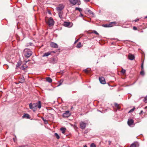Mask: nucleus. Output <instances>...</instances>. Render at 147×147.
Segmentation results:
<instances>
[{
	"mask_svg": "<svg viewBox=\"0 0 147 147\" xmlns=\"http://www.w3.org/2000/svg\"><path fill=\"white\" fill-rule=\"evenodd\" d=\"M134 121L131 119H129L127 121V124L128 125L131 126V125L134 124Z\"/></svg>",
	"mask_w": 147,
	"mask_h": 147,
	"instance_id": "10",
	"label": "nucleus"
},
{
	"mask_svg": "<svg viewBox=\"0 0 147 147\" xmlns=\"http://www.w3.org/2000/svg\"><path fill=\"white\" fill-rule=\"evenodd\" d=\"M63 81V79H62L61 80L59 81V84L58 85V86H60V85H61L62 84Z\"/></svg>",
	"mask_w": 147,
	"mask_h": 147,
	"instance_id": "27",
	"label": "nucleus"
},
{
	"mask_svg": "<svg viewBox=\"0 0 147 147\" xmlns=\"http://www.w3.org/2000/svg\"><path fill=\"white\" fill-rule=\"evenodd\" d=\"M83 147H87L86 145H85Z\"/></svg>",
	"mask_w": 147,
	"mask_h": 147,
	"instance_id": "48",
	"label": "nucleus"
},
{
	"mask_svg": "<svg viewBox=\"0 0 147 147\" xmlns=\"http://www.w3.org/2000/svg\"><path fill=\"white\" fill-rule=\"evenodd\" d=\"M22 81L20 82L21 83H22V82H23L24 81V77H23L22 78Z\"/></svg>",
	"mask_w": 147,
	"mask_h": 147,
	"instance_id": "38",
	"label": "nucleus"
},
{
	"mask_svg": "<svg viewBox=\"0 0 147 147\" xmlns=\"http://www.w3.org/2000/svg\"><path fill=\"white\" fill-rule=\"evenodd\" d=\"M79 39H78L76 40L74 42V44H76V43L78 42V41L79 40Z\"/></svg>",
	"mask_w": 147,
	"mask_h": 147,
	"instance_id": "41",
	"label": "nucleus"
},
{
	"mask_svg": "<svg viewBox=\"0 0 147 147\" xmlns=\"http://www.w3.org/2000/svg\"><path fill=\"white\" fill-rule=\"evenodd\" d=\"M46 81L49 82V83H51L52 82V79L50 78V77H47L46 78Z\"/></svg>",
	"mask_w": 147,
	"mask_h": 147,
	"instance_id": "18",
	"label": "nucleus"
},
{
	"mask_svg": "<svg viewBox=\"0 0 147 147\" xmlns=\"http://www.w3.org/2000/svg\"><path fill=\"white\" fill-rule=\"evenodd\" d=\"M13 140H14V141H15V138H13Z\"/></svg>",
	"mask_w": 147,
	"mask_h": 147,
	"instance_id": "50",
	"label": "nucleus"
},
{
	"mask_svg": "<svg viewBox=\"0 0 147 147\" xmlns=\"http://www.w3.org/2000/svg\"><path fill=\"white\" fill-rule=\"evenodd\" d=\"M85 12L86 13H88L90 14H93V12L91 10L88 8L86 10Z\"/></svg>",
	"mask_w": 147,
	"mask_h": 147,
	"instance_id": "15",
	"label": "nucleus"
},
{
	"mask_svg": "<svg viewBox=\"0 0 147 147\" xmlns=\"http://www.w3.org/2000/svg\"><path fill=\"white\" fill-rule=\"evenodd\" d=\"M115 107L118 109H120V107H119V105L117 103H115Z\"/></svg>",
	"mask_w": 147,
	"mask_h": 147,
	"instance_id": "23",
	"label": "nucleus"
},
{
	"mask_svg": "<svg viewBox=\"0 0 147 147\" xmlns=\"http://www.w3.org/2000/svg\"><path fill=\"white\" fill-rule=\"evenodd\" d=\"M42 119L43 120V121H44V122L45 124H47V123L48 122L46 120L44 119L43 118H42Z\"/></svg>",
	"mask_w": 147,
	"mask_h": 147,
	"instance_id": "35",
	"label": "nucleus"
},
{
	"mask_svg": "<svg viewBox=\"0 0 147 147\" xmlns=\"http://www.w3.org/2000/svg\"><path fill=\"white\" fill-rule=\"evenodd\" d=\"M24 54L26 57L28 58L30 57L32 54V52L28 49H25L24 50Z\"/></svg>",
	"mask_w": 147,
	"mask_h": 147,
	"instance_id": "2",
	"label": "nucleus"
},
{
	"mask_svg": "<svg viewBox=\"0 0 147 147\" xmlns=\"http://www.w3.org/2000/svg\"><path fill=\"white\" fill-rule=\"evenodd\" d=\"M142 112H143V111L142 110L141 111L140 113V114L142 113Z\"/></svg>",
	"mask_w": 147,
	"mask_h": 147,
	"instance_id": "45",
	"label": "nucleus"
},
{
	"mask_svg": "<svg viewBox=\"0 0 147 147\" xmlns=\"http://www.w3.org/2000/svg\"><path fill=\"white\" fill-rule=\"evenodd\" d=\"M116 22H111L108 25H106L105 26L107 27H112L116 24Z\"/></svg>",
	"mask_w": 147,
	"mask_h": 147,
	"instance_id": "11",
	"label": "nucleus"
},
{
	"mask_svg": "<svg viewBox=\"0 0 147 147\" xmlns=\"http://www.w3.org/2000/svg\"><path fill=\"white\" fill-rule=\"evenodd\" d=\"M29 108L30 109H32L34 111H35L36 108L37 107L39 109L41 108V102L39 101L37 103L32 104L30 103L29 105Z\"/></svg>",
	"mask_w": 147,
	"mask_h": 147,
	"instance_id": "1",
	"label": "nucleus"
},
{
	"mask_svg": "<svg viewBox=\"0 0 147 147\" xmlns=\"http://www.w3.org/2000/svg\"><path fill=\"white\" fill-rule=\"evenodd\" d=\"M67 147H70L69 146H68Z\"/></svg>",
	"mask_w": 147,
	"mask_h": 147,
	"instance_id": "51",
	"label": "nucleus"
},
{
	"mask_svg": "<svg viewBox=\"0 0 147 147\" xmlns=\"http://www.w3.org/2000/svg\"><path fill=\"white\" fill-rule=\"evenodd\" d=\"M27 66L25 64H23L20 67L21 69L22 70H24L26 68Z\"/></svg>",
	"mask_w": 147,
	"mask_h": 147,
	"instance_id": "17",
	"label": "nucleus"
},
{
	"mask_svg": "<svg viewBox=\"0 0 147 147\" xmlns=\"http://www.w3.org/2000/svg\"><path fill=\"white\" fill-rule=\"evenodd\" d=\"M47 23L49 26H51L54 24V21L51 18H50L47 21Z\"/></svg>",
	"mask_w": 147,
	"mask_h": 147,
	"instance_id": "3",
	"label": "nucleus"
},
{
	"mask_svg": "<svg viewBox=\"0 0 147 147\" xmlns=\"http://www.w3.org/2000/svg\"><path fill=\"white\" fill-rule=\"evenodd\" d=\"M144 101L145 103L147 102V95L144 98Z\"/></svg>",
	"mask_w": 147,
	"mask_h": 147,
	"instance_id": "28",
	"label": "nucleus"
},
{
	"mask_svg": "<svg viewBox=\"0 0 147 147\" xmlns=\"http://www.w3.org/2000/svg\"><path fill=\"white\" fill-rule=\"evenodd\" d=\"M80 16L83 17V15L81 13L80 14Z\"/></svg>",
	"mask_w": 147,
	"mask_h": 147,
	"instance_id": "43",
	"label": "nucleus"
},
{
	"mask_svg": "<svg viewBox=\"0 0 147 147\" xmlns=\"http://www.w3.org/2000/svg\"><path fill=\"white\" fill-rule=\"evenodd\" d=\"M54 135L56 136V138H57V139H59V138L60 137H59V136L58 135V134L57 133H55L54 134Z\"/></svg>",
	"mask_w": 147,
	"mask_h": 147,
	"instance_id": "24",
	"label": "nucleus"
},
{
	"mask_svg": "<svg viewBox=\"0 0 147 147\" xmlns=\"http://www.w3.org/2000/svg\"><path fill=\"white\" fill-rule=\"evenodd\" d=\"M59 17L62 18H63L62 16V12L61 11H59Z\"/></svg>",
	"mask_w": 147,
	"mask_h": 147,
	"instance_id": "22",
	"label": "nucleus"
},
{
	"mask_svg": "<svg viewBox=\"0 0 147 147\" xmlns=\"http://www.w3.org/2000/svg\"><path fill=\"white\" fill-rule=\"evenodd\" d=\"M64 8V6L61 4L58 7H57V9L58 11H61Z\"/></svg>",
	"mask_w": 147,
	"mask_h": 147,
	"instance_id": "8",
	"label": "nucleus"
},
{
	"mask_svg": "<svg viewBox=\"0 0 147 147\" xmlns=\"http://www.w3.org/2000/svg\"><path fill=\"white\" fill-rule=\"evenodd\" d=\"M23 118L26 117L27 118H28L29 117V115L28 114H25L23 116Z\"/></svg>",
	"mask_w": 147,
	"mask_h": 147,
	"instance_id": "20",
	"label": "nucleus"
},
{
	"mask_svg": "<svg viewBox=\"0 0 147 147\" xmlns=\"http://www.w3.org/2000/svg\"><path fill=\"white\" fill-rule=\"evenodd\" d=\"M82 46L81 43L79 42L77 45L76 47L77 48H79L81 47Z\"/></svg>",
	"mask_w": 147,
	"mask_h": 147,
	"instance_id": "21",
	"label": "nucleus"
},
{
	"mask_svg": "<svg viewBox=\"0 0 147 147\" xmlns=\"http://www.w3.org/2000/svg\"><path fill=\"white\" fill-rule=\"evenodd\" d=\"M140 74L141 75H143L144 74V72L143 70H142V71L140 72Z\"/></svg>",
	"mask_w": 147,
	"mask_h": 147,
	"instance_id": "31",
	"label": "nucleus"
},
{
	"mask_svg": "<svg viewBox=\"0 0 147 147\" xmlns=\"http://www.w3.org/2000/svg\"><path fill=\"white\" fill-rule=\"evenodd\" d=\"M139 20V19H136L135 20H134V21L135 22H137Z\"/></svg>",
	"mask_w": 147,
	"mask_h": 147,
	"instance_id": "42",
	"label": "nucleus"
},
{
	"mask_svg": "<svg viewBox=\"0 0 147 147\" xmlns=\"http://www.w3.org/2000/svg\"><path fill=\"white\" fill-rule=\"evenodd\" d=\"M90 69L87 68L84 70V71L86 73H88L90 71Z\"/></svg>",
	"mask_w": 147,
	"mask_h": 147,
	"instance_id": "25",
	"label": "nucleus"
},
{
	"mask_svg": "<svg viewBox=\"0 0 147 147\" xmlns=\"http://www.w3.org/2000/svg\"><path fill=\"white\" fill-rule=\"evenodd\" d=\"M125 69H122V71H121V72L123 74H124L125 73Z\"/></svg>",
	"mask_w": 147,
	"mask_h": 147,
	"instance_id": "36",
	"label": "nucleus"
},
{
	"mask_svg": "<svg viewBox=\"0 0 147 147\" xmlns=\"http://www.w3.org/2000/svg\"><path fill=\"white\" fill-rule=\"evenodd\" d=\"M60 129L63 134H64L65 132L66 129L65 128L62 127Z\"/></svg>",
	"mask_w": 147,
	"mask_h": 147,
	"instance_id": "19",
	"label": "nucleus"
},
{
	"mask_svg": "<svg viewBox=\"0 0 147 147\" xmlns=\"http://www.w3.org/2000/svg\"><path fill=\"white\" fill-rule=\"evenodd\" d=\"M51 52H50L46 53L43 54L42 56L43 57H47V56H48L49 55H51Z\"/></svg>",
	"mask_w": 147,
	"mask_h": 147,
	"instance_id": "16",
	"label": "nucleus"
},
{
	"mask_svg": "<svg viewBox=\"0 0 147 147\" xmlns=\"http://www.w3.org/2000/svg\"><path fill=\"white\" fill-rule=\"evenodd\" d=\"M90 147H96V146L94 143H92L90 145Z\"/></svg>",
	"mask_w": 147,
	"mask_h": 147,
	"instance_id": "34",
	"label": "nucleus"
},
{
	"mask_svg": "<svg viewBox=\"0 0 147 147\" xmlns=\"http://www.w3.org/2000/svg\"><path fill=\"white\" fill-rule=\"evenodd\" d=\"M69 2L71 4L74 5L76 4L79 5L81 4L80 0H69Z\"/></svg>",
	"mask_w": 147,
	"mask_h": 147,
	"instance_id": "4",
	"label": "nucleus"
},
{
	"mask_svg": "<svg viewBox=\"0 0 147 147\" xmlns=\"http://www.w3.org/2000/svg\"><path fill=\"white\" fill-rule=\"evenodd\" d=\"M93 32L97 35H98V33L96 31H94Z\"/></svg>",
	"mask_w": 147,
	"mask_h": 147,
	"instance_id": "37",
	"label": "nucleus"
},
{
	"mask_svg": "<svg viewBox=\"0 0 147 147\" xmlns=\"http://www.w3.org/2000/svg\"><path fill=\"white\" fill-rule=\"evenodd\" d=\"M135 108H134L131 109L128 112V113H130L131 112H132L134 110Z\"/></svg>",
	"mask_w": 147,
	"mask_h": 147,
	"instance_id": "32",
	"label": "nucleus"
},
{
	"mask_svg": "<svg viewBox=\"0 0 147 147\" xmlns=\"http://www.w3.org/2000/svg\"><path fill=\"white\" fill-rule=\"evenodd\" d=\"M141 67L142 68V70H143V63L141 65Z\"/></svg>",
	"mask_w": 147,
	"mask_h": 147,
	"instance_id": "40",
	"label": "nucleus"
},
{
	"mask_svg": "<svg viewBox=\"0 0 147 147\" xmlns=\"http://www.w3.org/2000/svg\"><path fill=\"white\" fill-rule=\"evenodd\" d=\"M75 10H78L80 12L82 11V10L81 9L78 8V7H76L75 8Z\"/></svg>",
	"mask_w": 147,
	"mask_h": 147,
	"instance_id": "26",
	"label": "nucleus"
},
{
	"mask_svg": "<svg viewBox=\"0 0 147 147\" xmlns=\"http://www.w3.org/2000/svg\"><path fill=\"white\" fill-rule=\"evenodd\" d=\"M87 125V123L84 121H82L80 123V128L82 129H84Z\"/></svg>",
	"mask_w": 147,
	"mask_h": 147,
	"instance_id": "5",
	"label": "nucleus"
},
{
	"mask_svg": "<svg viewBox=\"0 0 147 147\" xmlns=\"http://www.w3.org/2000/svg\"><path fill=\"white\" fill-rule=\"evenodd\" d=\"M51 47L54 48H57L58 46L54 42H51L50 44Z\"/></svg>",
	"mask_w": 147,
	"mask_h": 147,
	"instance_id": "13",
	"label": "nucleus"
},
{
	"mask_svg": "<svg viewBox=\"0 0 147 147\" xmlns=\"http://www.w3.org/2000/svg\"><path fill=\"white\" fill-rule=\"evenodd\" d=\"M128 57L129 59L131 60H134L135 58L134 56L131 54H129Z\"/></svg>",
	"mask_w": 147,
	"mask_h": 147,
	"instance_id": "14",
	"label": "nucleus"
},
{
	"mask_svg": "<svg viewBox=\"0 0 147 147\" xmlns=\"http://www.w3.org/2000/svg\"><path fill=\"white\" fill-rule=\"evenodd\" d=\"M51 52V53H52V52H53V53H55V52H54V51H51V52Z\"/></svg>",
	"mask_w": 147,
	"mask_h": 147,
	"instance_id": "47",
	"label": "nucleus"
},
{
	"mask_svg": "<svg viewBox=\"0 0 147 147\" xmlns=\"http://www.w3.org/2000/svg\"><path fill=\"white\" fill-rule=\"evenodd\" d=\"M109 145H110L111 143V141H109Z\"/></svg>",
	"mask_w": 147,
	"mask_h": 147,
	"instance_id": "44",
	"label": "nucleus"
},
{
	"mask_svg": "<svg viewBox=\"0 0 147 147\" xmlns=\"http://www.w3.org/2000/svg\"><path fill=\"white\" fill-rule=\"evenodd\" d=\"M70 115L69 111H67L63 114L62 116L64 117H68L70 116Z\"/></svg>",
	"mask_w": 147,
	"mask_h": 147,
	"instance_id": "6",
	"label": "nucleus"
},
{
	"mask_svg": "<svg viewBox=\"0 0 147 147\" xmlns=\"http://www.w3.org/2000/svg\"><path fill=\"white\" fill-rule=\"evenodd\" d=\"M133 29L134 30H137V28L135 26H134L133 27Z\"/></svg>",
	"mask_w": 147,
	"mask_h": 147,
	"instance_id": "39",
	"label": "nucleus"
},
{
	"mask_svg": "<svg viewBox=\"0 0 147 147\" xmlns=\"http://www.w3.org/2000/svg\"><path fill=\"white\" fill-rule=\"evenodd\" d=\"M86 2H88L89 1V0H85Z\"/></svg>",
	"mask_w": 147,
	"mask_h": 147,
	"instance_id": "46",
	"label": "nucleus"
},
{
	"mask_svg": "<svg viewBox=\"0 0 147 147\" xmlns=\"http://www.w3.org/2000/svg\"><path fill=\"white\" fill-rule=\"evenodd\" d=\"M147 108V107H145V108Z\"/></svg>",
	"mask_w": 147,
	"mask_h": 147,
	"instance_id": "52",
	"label": "nucleus"
},
{
	"mask_svg": "<svg viewBox=\"0 0 147 147\" xmlns=\"http://www.w3.org/2000/svg\"><path fill=\"white\" fill-rule=\"evenodd\" d=\"M72 25L73 24L70 22H65L64 24V26L69 28L71 27L72 26Z\"/></svg>",
	"mask_w": 147,
	"mask_h": 147,
	"instance_id": "7",
	"label": "nucleus"
},
{
	"mask_svg": "<svg viewBox=\"0 0 147 147\" xmlns=\"http://www.w3.org/2000/svg\"><path fill=\"white\" fill-rule=\"evenodd\" d=\"M20 65H21V64H20V63L18 62L16 65V67H19L20 66Z\"/></svg>",
	"mask_w": 147,
	"mask_h": 147,
	"instance_id": "33",
	"label": "nucleus"
},
{
	"mask_svg": "<svg viewBox=\"0 0 147 147\" xmlns=\"http://www.w3.org/2000/svg\"><path fill=\"white\" fill-rule=\"evenodd\" d=\"M130 147H136V145L134 143H133L131 145Z\"/></svg>",
	"mask_w": 147,
	"mask_h": 147,
	"instance_id": "29",
	"label": "nucleus"
},
{
	"mask_svg": "<svg viewBox=\"0 0 147 147\" xmlns=\"http://www.w3.org/2000/svg\"><path fill=\"white\" fill-rule=\"evenodd\" d=\"M57 58H52L50 60V62L52 63L55 64L57 62Z\"/></svg>",
	"mask_w": 147,
	"mask_h": 147,
	"instance_id": "12",
	"label": "nucleus"
},
{
	"mask_svg": "<svg viewBox=\"0 0 147 147\" xmlns=\"http://www.w3.org/2000/svg\"><path fill=\"white\" fill-rule=\"evenodd\" d=\"M33 45V44L32 43L30 42L27 44L26 45L27 46H32Z\"/></svg>",
	"mask_w": 147,
	"mask_h": 147,
	"instance_id": "30",
	"label": "nucleus"
},
{
	"mask_svg": "<svg viewBox=\"0 0 147 147\" xmlns=\"http://www.w3.org/2000/svg\"><path fill=\"white\" fill-rule=\"evenodd\" d=\"M99 80L101 83L104 84L106 83L105 78L103 77H100L99 78Z\"/></svg>",
	"mask_w": 147,
	"mask_h": 147,
	"instance_id": "9",
	"label": "nucleus"
},
{
	"mask_svg": "<svg viewBox=\"0 0 147 147\" xmlns=\"http://www.w3.org/2000/svg\"><path fill=\"white\" fill-rule=\"evenodd\" d=\"M145 18H147V16H146Z\"/></svg>",
	"mask_w": 147,
	"mask_h": 147,
	"instance_id": "49",
	"label": "nucleus"
}]
</instances>
